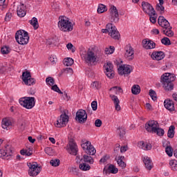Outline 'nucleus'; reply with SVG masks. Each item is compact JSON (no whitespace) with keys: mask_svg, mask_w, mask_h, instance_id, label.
Returning a JSON list of instances; mask_svg holds the SVG:
<instances>
[{"mask_svg":"<svg viewBox=\"0 0 177 177\" xmlns=\"http://www.w3.org/2000/svg\"><path fill=\"white\" fill-rule=\"evenodd\" d=\"M176 77L174 74L166 73L161 76V82L165 91L169 92L174 90V81Z\"/></svg>","mask_w":177,"mask_h":177,"instance_id":"obj_1","label":"nucleus"},{"mask_svg":"<svg viewBox=\"0 0 177 177\" xmlns=\"http://www.w3.org/2000/svg\"><path fill=\"white\" fill-rule=\"evenodd\" d=\"M58 28L60 31L64 32H68L73 31L74 26L73 24L68 20V18L65 16H60L59 17Z\"/></svg>","mask_w":177,"mask_h":177,"instance_id":"obj_2","label":"nucleus"},{"mask_svg":"<svg viewBox=\"0 0 177 177\" xmlns=\"http://www.w3.org/2000/svg\"><path fill=\"white\" fill-rule=\"evenodd\" d=\"M15 39L19 45H27L30 41L28 32L24 30H19L15 33Z\"/></svg>","mask_w":177,"mask_h":177,"instance_id":"obj_3","label":"nucleus"},{"mask_svg":"<svg viewBox=\"0 0 177 177\" xmlns=\"http://www.w3.org/2000/svg\"><path fill=\"white\" fill-rule=\"evenodd\" d=\"M103 34H109L113 39H120V32L117 30V28L113 24H108L106 25L105 29H102Z\"/></svg>","mask_w":177,"mask_h":177,"instance_id":"obj_4","label":"nucleus"},{"mask_svg":"<svg viewBox=\"0 0 177 177\" xmlns=\"http://www.w3.org/2000/svg\"><path fill=\"white\" fill-rule=\"evenodd\" d=\"M35 102L34 97H24L19 99V104L28 110L33 109L35 106Z\"/></svg>","mask_w":177,"mask_h":177,"instance_id":"obj_5","label":"nucleus"},{"mask_svg":"<svg viewBox=\"0 0 177 177\" xmlns=\"http://www.w3.org/2000/svg\"><path fill=\"white\" fill-rule=\"evenodd\" d=\"M86 62L88 64V66H96L97 62H99L97 55L91 49L87 51Z\"/></svg>","mask_w":177,"mask_h":177,"instance_id":"obj_6","label":"nucleus"},{"mask_svg":"<svg viewBox=\"0 0 177 177\" xmlns=\"http://www.w3.org/2000/svg\"><path fill=\"white\" fill-rule=\"evenodd\" d=\"M27 165L29 168L28 174L30 176H37L41 171V167H39L37 162H28Z\"/></svg>","mask_w":177,"mask_h":177,"instance_id":"obj_7","label":"nucleus"},{"mask_svg":"<svg viewBox=\"0 0 177 177\" xmlns=\"http://www.w3.org/2000/svg\"><path fill=\"white\" fill-rule=\"evenodd\" d=\"M13 156V148L12 145H6L3 149H0V158L9 160L8 157Z\"/></svg>","mask_w":177,"mask_h":177,"instance_id":"obj_8","label":"nucleus"},{"mask_svg":"<svg viewBox=\"0 0 177 177\" xmlns=\"http://www.w3.org/2000/svg\"><path fill=\"white\" fill-rule=\"evenodd\" d=\"M22 81L27 86L35 85V79L31 77V73L28 71L23 72Z\"/></svg>","mask_w":177,"mask_h":177,"instance_id":"obj_9","label":"nucleus"},{"mask_svg":"<svg viewBox=\"0 0 177 177\" xmlns=\"http://www.w3.org/2000/svg\"><path fill=\"white\" fill-rule=\"evenodd\" d=\"M82 147L83 150H85L86 154H89L90 156H95L96 154V149L89 141L82 143Z\"/></svg>","mask_w":177,"mask_h":177,"instance_id":"obj_10","label":"nucleus"},{"mask_svg":"<svg viewBox=\"0 0 177 177\" xmlns=\"http://www.w3.org/2000/svg\"><path fill=\"white\" fill-rule=\"evenodd\" d=\"M76 120L79 121L80 124H85L86 122V120H88V115L86 114V111L83 109H80L76 113Z\"/></svg>","mask_w":177,"mask_h":177,"instance_id":"obj_11","label":"nucleus"},{"mask_svg":"<svg viewBox=\"0 0 177 177\" xmlns=\"http://www.w3.org/2000/svg\"><path fill=\"white\" fill-rule=\"evenodd\" d=\"M67 122H68V115L64 113L60 115V118L57 120V123H55V127L57 128H62L63 127H66L67 125Z\"/></svg>","mask_w":177,"mask_h":177,"instance_id":"obj_12","label":"nucleus"},{"mask_svg":"<svg viewBox=\"0 0 177 177\" xmlns=\"http://www.w3.org/2000/svg\"><path fill=\"white\" fill-rule=\"evenodd\" d=\"M160 127L158 124V122L156 120H150L145 124V129L147 132H150L151 133H153L156 129Z\"/></svg>","mask_w":177,"mask_h":177,"instance_id":"obj_13","label":"nucleus"},{"mask_svg":"<svg viewBox=\"0 0 177 177\" xmlns=\"http://www.w3.org/2000/svg\"><path fill=\"white\" fill-rule=\"evenodd\" d=\"M142 10L145 12V13H147V15H149V16L154 15V12H156V10H154V8H153L152 5L148 2L142 1Z\"/></svg>","mask_w":177,"mask_h":177,"instance_id":"obj_14","label":"nucleus"},{"mask_svg":"<svg viewBox=\"0 0 177 177\" xmlns=\"http://www.w3.org/2000/svg\"><path fill=\"white\" fill-rule=\"evenodd\" d=\"M125 50V59H127V60H133V57H135V51L133 50V48H132L131 44H128L127 46H126Z\"/></svg>","mask_w":177,"mask_h":177,"instance_id":"obj_15","label":"nucleus"},{"mask_svg":"<svg viewBox=\"0 0 177 177\" xmlns=\"http://www.w3.org/2000/svg\"><path fill=\"white\" fill-rule=\"evenodd\" d=\"M111 21L114 23H117L118 20H120L119 15H118V10H117V7L113 6L111 8Z\"/></svg>","mask_w":177,"mask_h":177,"instance_id":"obj_16","label":"nucleus"},{"mask_svg":"<svg viewBox=\"0 0 177 177\" xmlns=\"http://www.w3.org/2000/svg\"><path fill=\"white\" fill-rule=\"evenodd\" d=\"M158 23L163 30H168V28H169L170 26L169 22L163 16H160L158 17Z\"/></svg>","mask_w":177,"mask_h":177,"instance_id":"obj_17","label":"nucleus"},{"mask_svg":"<svg viewBox=\"0 0 177 177\" xmlns=\"http://www.w3.org/2000/svg\"><path fill=\"white\" fill-rule=\"evenodd\" d=\"M153 60H162L165 57V53L162 51L153 52L151 55Z\"/></svg>","mask_w":177,"mask_h":177,"instance_id":"obj_18","label":"nucleus"},{"mask_svg":"<svg viewBox=\"0 0 177 177\" xmlns=\"http://www.w3.org/2000/svg\"><path fill=\"white\" fill-rule=\"evenodd\" d=\"M68 151L69 153L72 154V156H77V153H78V146H77V144L73 142H70Z\"/></svg>","mask_w":177,"mask_h":177,"instance_id":"obj_19","label":"nucleus"},{"mask_svg":"<svg viewBox=\"0 0 177 177\" xmlns=\"http://www.w3.org/2000/svg\"><path fill=\"white\" fill-rule=\"evenodd\" d=\"M133 70V69L132 68V67H131V68H129V67H119L118 68L119 75H125L131 74V72Z\"/></svg>","mask_w":177,"mask_h":177,"instance_id":"obj_20","label":"nucleus"},{"mask_svg":"<svg viewBox=\"0 0 177 177\" xmlns=\"http://www.w3.org/2000/svg\"><path fill=\"white\" fill-rule=\"evenodd\" d=\"M164 105L167 110L169 111H175V105L174 104V101L171 100H165L164 102Z\"/></svg>","mask_w":177,"mask_h":177,"instance_id":"obj_21","label":"nucleus"},{"mask_svg":"<svg viewBox=\"0 0 177 177\" xmlns=\"http://www.w3.org/2000/svg\"><path fill=\"white\" fill-rule=\"evenodd\" d=\"M17 13L19 17H24L26 16V6H24V4L20 3L18 6Z\"/></svg>","mask_w":177,"mask_h":177,"instance_id":"obj_22","label":"nucleus"},{"mask_svg":"<svg viewBox=\"0 0 177 177\" xmlns=\"http://www.w3.org/2000/svg\"><path fill=\"white\" fill-rule=\"evenodd\" d=\"M143 162L146 169H147V171H151V169L153 168V162L151 161V159L149 157L146 156L143 159Z\"/></svg>","mask_w":177,"mask_h":177,"instance_id":"obj_23","label":"nucleus"},{"mask_svg":"<svg viewBox=\"0 0 177 177\" xmlns=\"http://www.w3.org/2000/svg\"><path fill=\"white\" fill-rule=\"evenodd\" d=\"M109 97L115 104L116 111H120V110H121V106H120V100L118 99V97L115 95H110Z\"/></svg>","mask_w":177,"mask_h":177,"instance_id":"obj_24","label":"nucleus"},{"mask_svg":"<svg viewBox=\"0 0 177 177\" xmlns=\"http://www.w3.org/2000/svg\"><path fill=\"white\" fill-rule=\"evenodd\" d=\"M142 44L144 45V48H145V49H154V48H156V43H154V41H151V40H143L142 41Z\"/></svg>","mask_w":177,"mask_h":177,"instance_id":"obj_25","label":"nucleus"},{"mask_svg":"<svg viewBox=\"0 0 177 177\" xmlns=\"http://www.w3.org/2000/svg\"><path fill=\"white\" fill-rule=\"evenodd\" d=\"M1 127L3 129H9V127H12V121L8 118L3 119L1 122Z\"/></svg>","mask_w":177,"mask_h":177,"instance_id":"obj_26","label":"nucleus"},{"mask_svg":"<svg viewBox=\"0 0 177 177\" xmlns=\"http://www.w3.org/2000/svg\"><path fill=\"white\" fill-rule=\"evenodd\" d=\"M105 74L106 77H108V78H110V80H113L115 75L113 67H106L105 69Z\"/></svg>","mask_w":177,"mask_h":177,"instance_id":"obj_27","label":"nucleus"},{"mask_svg":"<svg viewBox=\"0 0 177 177\" xmlns=\"http://www.w3.org/2000/svg\"><path fill=\"white\" fill-rule=\"evenodd\" d=\"M138 147L142 150H151V144L141 141L138 143Z\"/></svg>","mask_w":177,"mask_h":177,"instance_id":"obj_28","label":"nucleus"},{"mask_svg":"<svg viewBox=\"0 0 177 177\" xmlns=\"http://www.w3.org/2000/svg\"><path fill=\"white\" fill-rule=\"evenodd\" d=\"M116 133H118V135H119V138L120 139H122V138H124V136H125V128H124L123 127H119L117 128L116 130Z\"/></svg>","mask_w":177,"mask_h":177,"instance_id":"obj_29","label":"nucleus"},{"mask_svg":"<svg viewBox=\"0 0 177 177\" xmlns=\"http://www.w3.org/2000/svg\"><path fill=\"white\" fill-rule=\"evenodd\" d=\"M124 158H125L124 156H118L115 158L118 165L119 167H121V168H125L127 167V164H125V162H124Z\"/></svg>","mask_w":177,"mask_h":177,"instance_id":"obj_30","label":"nucleus"},{"mask_svg":"<svg viewBox=\"0 0 177 177\" xmlns=\"http://www.w3.org/2000/svg\"><path fill=\"white\" fill-rule=\"evenodd\" d=\"M63 64L64 66H66V67H70L72 64H74V59L71 57L65 58L63 61Z\"/></svg>","mask_w":177,"mask_h":177,"instance_id":"obj_31","label":"nucleus"},{"mask_svg":"<svg viewBox=\"0 0 177 177\" xmlns=\"http://www.w3.org/2000/svg\"><path fill=\"white\" fill-rule=\"evenodd\" d=\"M167 136L170 139H172V138H174V136H175V126L171 125L169 127V129L167 131Z\"/></svg>","mask_w":177,"mask_h":177,"instance_id":"obj_32","label":"nucleus"},{"mask_svg":"<svg viewBox=\"0 0 177 177\" xmlns=\"http://www.w3.org/2000/svg\"><path fill=\"white\" fill-rule=\"evenodd\" d=\"M131 92L133 95H139L140 93V86L138 84H135L131 88Z\"/></svg>","mask_w":177,"mask_h":177,"instance_id":"obj_33","label":"nucleus"},{"mask_svg":"<svg viewBox=\"0 0 177 177\" xmlns=\"http://www.w3.org/2000/svg\"><path fill=\"white\" fill-rule=\"evenodd\" d=\"M115 65L117 66V67H131L129 65L124 64H122V59H118L114 61Z\"/></svg>","mask_w":177,"mask_h":177,"instance_id":"obj_34","label":"nucleus"},{"mask_svg":"<svg viewBox=\"0 0 177 177\" xmlns=\"http://www.w3.org/2000/svg\"><path fill=\"white\" fill-rule=\"evenodd\" d=\"M30 21L31 26L34 28V30H37L39 27V25L38 24V19L36 17H33Z\"/></svg>","mask_w":177,"mask_h":177,"instance_id":"obj_35","label":"nucleus"},{"mask_svg":"<svg viewBox=\"0 0 177 177\" xmlns=\"http://www.w3.org/2000/svg\"><path fill=\"white\" fill-rule=\"evenodd\" d=\"M79 168L81 169V171H89V169H91V165L86 163H80Z\"/></svg>","mask_w":177,"mask_h":177,"instance_id":"obj_36","label":"nucleus"},{"mask_svg":"<svg viewBox=\"0 0 177 177\" xmlns=\"http://www.w3.org/2000/svg\"><path fill=\"white\" fill-rule=\"evenodd\" d=\"M97 12V13H104V12H107V7L104 4H99Z\"/></svg>","mask_w":177,"mask_h":177,"instance_id":"obj_37","label":"nucleus"},{"mask_svg":"<svg viewBox=\"0 0 177 177\" xmlns=\"http://www.w3.org/2000/svg\"><path fill=\"white\" fill-rule=\"evenodd\" d=\"M172 28H167V29H163L162 32L167 37H174V32L171 30Z\"/></svg>","mask_w":177,"mask_h":177,"instance_id":"obj_38","label":"nucleus"},{"mask_svg":"<svg viewBox=\"0 0 177 177\" xmlns=\"http://www.w3.org/2000/svg\"><path fill=\"white\" fill-rule=\"evenodd\" d=\"M21 156H27L29 157L30 156L32 155V150L31 149H21Z\"/></svg>","mask_w":177,"mask_h":177,"instance_id":"obj_39","label":"nucleus"},{"mask_svg":"<svg viewBox=\"0 0 177 177\" xmlns=\"http://www.w3.org/2000/svg\"><path fill=\"white\" fill-rule=\"evenodd\" d=\"M83 161H84V162H88L89 164H93V158L88 155H84Z\"/></svg>","mask_w":177,"mask_h":177,"instance_id":"obj_40","label":"nucleus"},{"mask_svg":"<svg viewBox=\"0 0 177 177\" xmlns=\"http://www.w3.org/2000/svg\"><path fill=\"white\" fill-rule=\"evenodd\" d=\"M153 133H156L158 136H164V133H165V131H164V129L158 127H156V131H153Z\"/></svg>","mask_w":177,"mask_h":177,"instance_id":"obj_41","label":"nucleus"},{"mask_svg":"<svg viewBox=\"0 0 177 177\" xmlns=\"http://www.w3.org/2000/svg\"><path fill=\"white\" fill-rule=\"evenodd\" d=\"M91 88H93V89H100L102 88V83L98 81L93 82L91 84Z\"/></svg>","mask_w":177,"mask_h":177,"instance_id":"obj_42","label":"nucleus"},{"mask_svg":"<svg viewBox=\"0 0 177 177\" xmlns=\"http://www.w3.org/2000/svg\"><path fill=\"white\" fill-rule=\"evenodd\" d=\"M169 165L171 167L172 171H176L177 169V160H171L169 161Z\"/></svg>","mask_w":177,"mask_h":177,"instance_id":"obj_43","label":"nucleus"},{"mask_svg":"<svg viewBox=\"0 0 177 177\" xmlns=\"http://www.w3.org/2000/svg\"><path fill=\"white\" fill-rule=\"evenodd\" d=\"M50 165H52V167H59V165H60V160L52 159L50 161Z\"/></svg>","mask_w":177,"mask_h":177,"instance_id":"obj_44","label":"nucleus"},{"mask_svg":"<svg viewBox=\"0 0 177 177\" xmlns=\"http://www.w3.org/2000/svg\"><path fill=\"white\" fill-rule=\"evenodd\" d=\"M109 171H111V174H117L118 172V169L113 165H110L108 168Z\"/></svg>","mask_w":177,"mask_h":177,"instance_id":"obj_45","label":"nucleus"},{"mask_svg":"<svg viewBox=\"0 0 177 177\" xmlns=\"http://www.w3.org/2000/svg\"><path fill=\"white\" fill-rule=\"evenodd\" d=\"M115 49V48H114V46H110L109 48H105L106 55H111L114 53Z\"/></svg>","mask_w":177,"mask_h":177,"instance_id":"obj_46","label":"nucleus"},{"mask_svg":"<svg viewBox=\"0 0 177 177\" xmlns=\"http://www.w3.org/2000/svg\"><path fill=\"white\" fill-rule=\"evenodd\" d=\"M149 20L151 23L153 24H155V23L157 22V15L156 14V11L154 12V15H149Z\"/></svg>","mask_w":177,"mask_h":177,"instance_id":"obj_47","label":"nucleus"},{"mask_svg":"<svg viewBox=\"0 0 177 177\" xmlns=\"http://www.w3.org/2000/svg\"><path fill=\"white\" fill-rule=\"evenodd\" d=\"M149 96L151 97L152 100H157V93L153 90H149Z\"/></svg>","mask_w":177,"mask_h":177,"instance_id":"obj_48","label":"nucleus"},{"mask_svg":"<svg viewBox=\"0 0 177 177\" xmlns=\"http://www.w3.org/2000/svg\"><path fill=\"white\" fill-rule=\"evenodd\" d=\"M161 42L163 45H171V40H169V38L168 37H164L161 39Z\"/></svg>","mask_w":177,"mask_h":177,"instance_id":"obj_49","label":"nucleus"},{"mask_svg":"<svg viewBox=\"0 0 177 177\" xmlns=\"http://www.w3.org/2000/svg\"><path fill=\"white\" fill-rule=\"evenodd\" d=\"M1 52L2 55H8V53H9L10 52V48H9V47H8V46H4V47L1 48Z\"/></svg>","mask_w":177,"mask_h":177,"instance_id":"obj_50","label":"nucleus"},{"mask_svg":"<svg viewBox=\"0 0 177 177\" xmlns=\"http://www.w3.org/2000/svg\"><path fill=\"white\" fill-rule=\"evenodd\" d=\"M165 9V8H164L162 6H160V4H157L156 10H158V12H160L161 15H164Z\"/></svg>","mask_w":177,"mask_h":177,"instance_id":"obj_51","label":"nucleus"},{"mask_svg":"<svg viewBox=\"0 0 177 177\" xmlns=\"http://www.w3.org/2000/svg\"><path fill=\"white\" fill-rule=\"evenodd\" d=\"M49 60L53 65L56 64V63H57V57H56V55H50L49 57Z\"/></svg>","mask_w":177,"mask_h":177,"instance_id":"obj_52","label":"nucleus"},{"mask_svg":"<svg viewBox=\"0 0 177 177\" xmlns=\"http://www.w3.org/2000/svg\"><path fill=\"white\" fill-rule=\"evenodd\" d=\"M165 152L169 156V157H172V153H173L172 147H167L165 149Z\"/></svg>","mask_w":177,"mask_h":177,"instance_id":"obj_53","label":"nucleus"},{"mask_svg":"<svg viewBox=\"0 0 177 177\" xmlns=\"http://www.w3.org/2000/svg\"><path fill=\"white\" fill-rule=\"evenodd\" d=\"M51 89L54 91L55 92H57V93H60V95H63V92L60 91V88H59V86L55 84L51 87Z\"/></svg>","mask_w":177,"mask_h":177,"instance_id":"obj_54","label":"nucleus"},{"mask_svg":"<svg viewBox=\"0 0 177 177\" xmlns=\"http://www.w3.org/2000/svg\"><path fill=\"white\" fill-rule=\"evenodd\" d=\"M46 82L48 85L52 86V85H54L55 84V80L52 77H47L46 79Z\"/></svg>","mask_w":177,"mask_h":177,"instance_id":"obj_55","label":"nucleus"},{"mask_svg":"<svg viewBox=\"0 0 177 177\" xmlns=\"http://www.w3.org/2000/svg\"><path fill=\"white\" fill-rule=\"evenodd\" d=\"M62 73H65V74H73V71L71 68H64Z\"/></svg>","mask_w":177,"mask_h":177,"instance_id":"obj_56","label":"nucleus"},{"mask_svg":"<svg viewBox=\"0 0 177 177\" xmlns=\"http://www.w3.org/2000/svg\"><path fill=\"white\" fill-rule=\"evenodd\" d=\"M91 107H92L93 111H96V110H97V101H93L91 102Z\"/></svg>","mask_w":177,"mask_h":177,"instance_id":"obj_57","label":"nucleus"},{"mask_svg":"<svg viewBox=\"0 0 177 177\" xmlns=\"http://www.w3.org/2000/svg\"><path fill=\"white\" fill-rule=\"evenodd\" d=\"M109 91H114V92H117V91H119V92H122V88L121 87H118V86H113V87H111L109 89Z\"/></svg>","mask_w":177,"mask_h":177,"instance_id":"obj_58","label":"nucleus"},{"mask_svg":"<svg viewBox=\"0 0 177 177\" xmlns=\"http://www.w3.org/2000/svg\"><path fill=\"white\" fill-rule=\"evenodd\" d=\"M95 125L97 128H100L102 127V121L100 119H97L95 121Z\"/></svg>","mask_w":177,"mask_h":177,"instance_id":"obj_59","label":"nucleus"},{"mask_svg":"<svg viewBox=\"0 0 177 177\" xmlns=\"http://www.w3.org/2000/svg\"><path fill=\"white\" fill-rule=\"evenodd\" d=\"M10 19H12V13L8 12L5 17V21H10Z\"/></svg>","mask_w":177,"mask_h":177,"instance_id":"obj_60","label":"nucleus"},{"mask_svg":"<svg viewBox=\"0 0 177 177\" xmlns=\"http://www.w3.org/2000/svg\"><path fill=\"white\" fill-rule=\"evenodd\" d=\"M109 160V156H104L102 158L100 159V164H104Z\"/></svg>","mask_w":177,"mask_h":177,"instance_id":"obj_61","label":"nucleus"},{"mask_svg":"<svg viewBox=\"0 0 177 177\" xmlns=\"http://www.w3.org/2000/svg\"><path fill=\"white\" fill-rule=\"evenodd\" d=\"M113 67V63L110 61H106V62L104 64V67Z\"/></svg>","mask_w":177,"mask_h":177,"instance_id":"obj_62","label":"nucleus"},{"mask_svg":"<svg viewBox=\"0 0 177 177\" xmlns=\"http://www.w3.org/2000/svg\"><path fill=\"white\" fill-rule=\"evenodd\" d=\"M28 140H29V142H30V143H34V142H35V139L32 138V136H29V137L28 138Z\"/></svg>","mask_w":177,"mask_h":177,"instance_id":"obj_63","label":"nucleus"},{"mask_svg":"<svg viewBox=\"0 0 177 177\" xmlns=\"http://www.w3.org/2000/svg\"><path fill=\"white\" fill-rule=\"evenodd\" d=\"M127 151V147H122L120 148V153H125Z\"/></svg>","mask_w":177,"mask_h":177,"instance_id":"obj_64","label":"nucleus"}]
</instances>
